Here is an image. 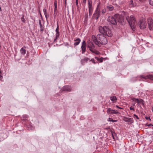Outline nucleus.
Wrapping results in <instances>:
<instances>
[{"mask_svg": "<svg viewBox=\"0 0 153 153\" xmlns=\"http://www.w3.org/2000/svg\"><path fill=\"white\" fill-rule=\"evenodd\" d=\"M99 32L104 35L111 37L112 36V33L111 31L109 29L108 26H104L103 27L100 26L99 27Z\"/></svg>", "mask_w": 153, "mask_h": 153, "instance_id": "1", "label": "nucleus"}, {"mask_svg": "<svg viewBox=\"0 0 153 153\" xmlns=\"http://www.w3.org/2000/svg\"><path fill=\"white\" fill-rule=\"evenodd\" d=\"M97 41L98 44H97V45L100 47L101 45H105L108 42L107 39L102 34H99L97 35Z\"/></svg>", "mask_w": 153, "mask_h": 153, "instance_id": "2", "label": "nucleus"}, {"mask_svg": "<svg viewBox=\"0 0 153 153\" xmlns=\"http://www.w3.org/2000/svg\"><path fill=\"white\" fill-rule=\"evenodd\" d=\"M126 19L128 22L132 30L134 31H135V28L134 26V25L135 21L134 16L133 15H131L130 17L126 16Z\"/></svg>", "mask_w": 153, "mask_h": 153, "instance_id": "3", "label": "nucleus"}, {"mask_svg": "<svg viewBox=\"0 0 153 153\" xmlns=\"http://www.w3.org/2000/svg\"><path fill=\"white\" fill-rule=\"evenodd\" d=\"M100 2H99V4L97 5L96 10L92 16L93 19H95L96 20H97L100 15Z\"/></svg>", "mask_w": 153, "mask_h": 153, "instance_id": "4", "label": "nucleus"}, {"mask_svg": "<svg viewBox=\"0 0 153 153\" xmlns=\"http://www.w3.org/2000/svg\"><path fill=\"white\" fill-rule=\"evenodd\" d=\"M148 24L149 28L150 30H153V20L150 18H149L147 19Z\"/></svg>", "mask_w": 153, "mask_h": 153, "instance_id": "5", "label": "nucleus"}, {"mask_svg": "<svg viewBox=\"0 0 153 153\" xmlns=\"http://www.w3.org/2000/svg\"><path fill=\"white\" fill-rule=\"evenodd\" d=\"M139 24L140 25V27L141 29H143L146 27V23L143 20H140L139 21Z\"/></svg>", "mask_w": 153, "mask_h": 153, "instance_id": "6", "label": "nucleus"}, {"mask_svg": "<svg viewBox=\"0 0 153 153\" xmlns=\"http://www.w3.org/2000/svg\"><path fill=\"white\" fill-rule=\"evenodd\" d=\"M107 112L108 114H117L119 113V112L117 110H115L111 109L110 108H107Z\"/></svg>", "mask_w": 153, "mask_h": 153, "instance_id": "7", "label": "nucleus"}, {"mask_svg": "<svg viewBox=\"0 0 153 153\" xmlns=\"http://www.w3.org/2000/svg\"><path fill=\"white\" fill-rule=\"evenodd\" d=\"M108 22L114 25H116L117 23L116 19L113 16H110L107 19Z\"/></svg>", "mask_w": 153, "mask_h": 153, "instance_id": "8", "label": "nucleus"}, {"mask_svg": "<svg viewBox=\"0 0 153 153\" xmlns=\"http://www.w3.org/2000/svg\"><path fill=\"white\" fill-rule=\"evenodd\" d=\"M56 37L54 39V42H57L56 40L59 38V26L58 24H57V27L56 29Z\"/></svg>", "mask_w": 153, "mask_h": 153, "instance_id": "9", "label": "nucleus"}, {"mask_svg": "<svg viewBox=\"0 0 153 153\" xmlns=\"http://www.w3.org/2000/svg\"><path fill=\"white\" fill-rule=\"evenodd\" d=\"M118 22L120 23L122 25H123L124 24V17L122 16H119L118 18Z\"/></svg>", "mask_w": 153, "mask_h": 153, "instance_id": "10", "label": "nucleus"}, {"mask_svg": "<svg viewBox=\"0 0 153 153\" xmlns=\"http://www.w3.org/2000/svg\"><path fill=\"white\" fill-rule=\"evenodd\" d=\"M62 91H69L71 90V86L69 85H65L62 88Z\"/></svg>", "mask_w": 153, "mask_h": 153, "instance_id": "11", "label": "nucleus"}, {"mask_svg": "<svg viewBox=\"0 0 153 153\" xmlns=\"http://www.w3.org/2000/svg\"><path fill=\"white\" fill-rule=\"evenodd\" d=\"M91 39L96 45H97V44H98L97 41V37H96L94 35H92L91 36Z\"/></svg>", "mask_w": 153, "mask_h": 153, "instance_id": "12", "label": "nucleus"}, {"mask_svg": "<svg viewBox=\"0 0 153 153\" xmlns=\"http://www.w3.org/2000/svg\"><path fill=\"white\" fill-rule=\"evenodd\" d=\"M90 59L88 57H85L81 60V62L82 65H84L85 62H87Z\"/></svg>", "mask_w": 153, "mask_h": 153, "instance_id": "13", "label": "nucleus"}, {"mask_svg": "<svg viewBox=\"0 0 153 153\" xmlns=\"http://www.w3.org/2000/svg\"><path fill=\"white\" fill-rule=\"evenodd\" d=\"M55 8L54 9V15L56 16L58 10L57 9V4L56 1H55L54 3Z\"/></svg>", "mask_w": 153, "mask_h": 153, "instance_id": "14", "label": "nucleus"}, {"mask_svg": "<svg viewBox=\"0 0 153 153\" xmlns=\"http://www.w3.org/2000/svg\"><path fill=\"white\" fill-rule=\"evenodd\" d=\"M110 98L111 100L112 101L113 103L116 102L117 100V98L116 96L110 97Z\"/></svg>", "mask_w": 153, "mask_h": 153, "instance_id": "15", "label": "nucleus"}, {"mask_svg": "<svg viewBox=\"0 0 153 153\" xmlns=\"http://www.w3.org/2000/svg\"><path fill=\"white\" fill-rule=\"evenodd\" d=\"M74 41L75 42H75L74 43V45L75 46H76V45H78L80 43V42L81 41V40L79 38H75L74 39Z\"/></svg>", "mask_w": 153, "mask_h": 153, "instance_id": "16", "label": "nucleus"}, {"mask_svg": "<svg viewBox=\"0 0 153 153\" xmlns=\"http://www.w3.org/2000/svg\"><path fill=\"white\" fill-rule=\"evenodd\" d=\"M94 48L92 47L90 48H89V50L92 53H94L98 55L99 53V52L98 51L94 49Z\"/></svg>", "mask_w": 153, "mask_h": 153, "instance_id": "17", "label": "nucleus"}, {"mask_svg": "<svg viewBox=\"0 0 153 153\" xmlns=\"http://www.w3.org/2000/svg\"><path fill=\"white\" fill-rule=\"evenodd\" d=\"M39 24L40 27V32L41 33H42L44 30V25H42L41 24L40 20H39Z\"/></svg>", "mask_w": 153, "mask_h": 153, "instance_id": "18", "label": "nucleus"}, {"mask_svg": "<svg viewBox=\"0 0 153 153\" xmlns=\"http://www.w3.org/2000/svg\"><path fill=\"white\" fill-rule=\"evenodd\" d=\"M128 4L130 7H132L135 6V3H134L133 1L132 0H131L128 1Z\"/></svg>", "mask_w": 153, "mask_h": 153, "instance_id": "19", "label": "nucleus"}, {"mask_svg": "<svg viewBox=\"0 0 153 153\" xmlns=\"http://www.w3.org/2000/svg\"><path fill=\"white\" fill-rule=\"evenodd\" d=\"M123 120L125 122H132L133 121V119L131 118L124 117Z\"/></svg>", "mask_w": 153, "mask_h": 153, "instance_id": "20", "label": "nucleus"}, {"mask_svg": "<svg viewBox=\"0 0 153 153\" xmlns=\"http://www.w3.org/2000/svg\"><path fill=\"white\" fill-rule=\"evenodd\" d=\"M43 11L44 13V14L45 16V17L46 19H47L49 18V15L47 13L46 9H44L43 10Z\"/></svg>", "mask_w": 153, "mask_h": 153, "instance_id": "21", "label": "nucleus"}, {"mask_svg": "<svg viewBox=\"0 0 153 153\" xmlns=\"http://www.w3.org/2000/svg\"><path fill=\"white\" fill-rule=\"evenodd\" d=\"M88 7L89 8H93L92 6V1L91 0H88Z\"/></svg>", "mask_w": 153, "mask_h": 153, "instance_id": "22", "label": "nucleus"}, {"mask_svg": "<svg viewBox=\"0 0 153 153\" xmlns=\"http://www.w3.org/2000/svg\"><path fill=\"white\" fill-rule=\"evenodd\" d=\"M86 46H82L81 48H82V53H84L85 51L86 50Z\"/></svg>", "mask_w": 153, "mask_h": 153, "instance_id": "23", "label": "nucleus"}, {"mask_svg": "<svg viewBox=\"0 0 153 153\" xmlns=\"http://www.w3.org/2000/svg\"><path fill=\"white\" fill-rule=\"evenodd\" d=\"M94 45L93 43L90 42L88 43V47L90 48H94Z\"/></svg>", "mask_w": 153, "mask_h": 153, "instance_id": "24", "label": "nucleus"}, {"mask_svg": "<svg viewBox=\"0 0 153 153\" xmlns=\"http://www.w3.org/2000/svg\"><path fill=\"white\" fill-rule=\"evenodd\" d=\"M107 8L108 9L109 11H111L113 10L114 7L113 6L110 5L109 6H107Z\"/></svg>", "mask_w": 153, "mask_h": 153, "instance_id": "25", "label": "nucleus"}, {"mask_svg": "<svg viewBox=\"0 0 153 153\" xmlns=\"http://www.w3.org/2000/svg\"><path fill=\"white\" fill-rule=\"evenodd\" d=\"M20 52L23 55H24L26 53V50L23 48L21 49Z\"/></svg>", "mask_w": 153, "mask_h": 153, "instance_id": "26", "label": "nucleus"}, {"mask_svg": "<svg viewBox=\"0 0 153 153\" xmlns=\"http://www.w3.org/2000/svg\"><path fill=\"white\" fill-rule=\"evenodd\" d=\"M27 118V115H23L22 117V120H26Z\"/></svg>", "mask_w": 153, "mask_h": 153, "instance_id": "27", "label": "nucleus"}, {"mask_svg": "<svg viewBox=\"0 0 153 153\" xmlns=\"http://www.w3.org/2000/svg\"><path fill=\"white\" fill-rule=\"evenodd\" d=\"M93 9V8H89V14L90 16L92 14Z\"/></svg>", "mask_w": 153, "mask_h": 153, "instance_id": "28", "label": "nucleus"}, {"mask_svg": "<svg viewBox=\"0 0 153 153\" xmlns=\"http://www.w3.org/2000/svg\"><path fill=\"white\" fill-rule=\"evenodd\" d=\"M22 21L23 22L25 23V22L26 20L24 18V15L21 18Z\"/></svg>", "mask_w": 153, "mask_h": 153, "instance_id": "29", "label": "nucleus"}, {"mask_svg": "<svg viewBox=\"0 0 153 153\" xmlns=\"http://www.w3.org/2000/svg\"><path fill=\"white\" fill-rule=\"evenodd\" d=\"M149 4L153 6V0H149Z\"/></svg>", "mask_w": 153, "mask_h": 153, "instance_id": "30", "label": "nucleus"}, {"mask_svg": "<svg viewBox=\"0 0 153 153\" xmlns=\"http://www.w3.org/2000/svg\"><path fill=\"white\" fill-rule=\"evenodd\" d=\"M148 77L150 79L153 80V76H152L149 75V76H148Z\"/></svg>", "mask_w": 153, "mask_h": 153, "instance_id": "31", "label": "nucleus"}, {"mask_svg": "<svg viewBox=\"0 0 153 153\" xmlns=\"http://www.w3.org/2000/svg\"><path fill=\"white\" fill-rule=\"evenodd\" d=\"M108 121L109 122H117V120H113L112 119L111 120H108Z\"/></svg>", "mask_w": 153, "mask_h": 153, "instance_id": "32", "label": "nucleus"}, {"mask_svg": "<svg viewBox=\"0 0 153 153\" xmlns=\"http://www.w3.org/2000/svg\"><path fill=\"white\" fill-rule=\"evenodd\" d=\"M90 61L92 62L94 64H95L96 63V62L94 61V59H92L91 60H90Z\"/></svg>", "mask_w": 153, "mask_h": 153, "instance_id": "33", "label": "nucleus"}, {"mask_svg": "<svg viewBox=\"0 0 153 153\" xmlns=\"http://www.w3.org/2000/svg\"><path fill=\"white\" fill-rule=\"evenodd\" d=\"M133 99H135V100H137V102H138V103H140V102H141V101H139V100H138V99H135V98H133V99H132V100H133Z\"/></svg>", "mask_w": 153, "mask_h": 153, "instance_id": "34", "label": "nucleus"}, {"mask_svg": "<svg viewBox=\"0 0 153 153\" xmlns=\"http://www.w3.org/2000/svg\"><path fill=\"white\" fill-rule=\"evenodd\" d=\"M146 126H153V125L152 124H146Z\"/></svg>", "mask_w": 153, "mask_h": 153, "instance_id": "35", "label": "nucleus"}, {"mask_svg": "<svg viewBox=\"0 0 153 153\" xmlns=\"http://www.w3.org/2000/svg\"><path fill=\"white\" fill-rule=\"evenodd\" d=\"M106 12V10L105 9H103L102 11V13H105Z\"/></svg>", "mask_w": 153, "mask_h": 153, "instance_id": "36", "label": "nucleus"}, {"mask_svg": "<svg viewBox=\"0 0 153 153\" xmlns=\"http://www.w3.org/2000/svg\"><path fill=\"white\" fill-rule=\"evenodd\" d=\"M82 46H86V43L84 40L83 42H82Z\"/></svg>", "mask_w": 153, "mask_h": 153, "instance_id": "37", "label": "nucleus"}, {"mask_svg": "<svg viewBox=\"0 0 153 153\" xmlns=\"http://www.w3.org/2000/svg\"><path fill=\"white\" fill-rule=\"evenodd\" d=\"M134 117H136V118L137 119H139V118L135 114H134Z\"/></svg>", "mask_w": 153, "mask_h": 153, "instance_id": "38", "label": "nucleus"}, {"mask_svg": "<svg viewBox=\"0 0 153 153\" xmlns=\"http://www.w3.org/2000/svg\"><path fill=\"white\" fill-rule=\"evenodd\" d=\"M116 108H119V109H123V108H122L120 107H119L117 105H116Z\"/></svg>", "mask_w": 153, "mask_h": 153, "instance_id": "39", "label": "nucleus"}, {"mask_svg": "<svg viewBox=\"0 0 153 153\" xmlns=\"http://www.w3.org/2000/svg\"><path fill=\"white\" fill-rule=\"evenodd\" d=\"M103 59L102 57H101L100 59H99V61L100 62H102L103 61Z\"/></svg>", "mask_w": 153, "mask_h": 153, "instance_id": "40", "label": "nucleus"}, {"mask_svg": "<svg viewBox=\"0 0 153 153\" xmlns=\"http://www.w3.org/2000/svg\"><path fill=\"white\" fill-rule=\"evenodd\" d=\"M146 119L147 120H151V119L150 117H146Z\"/></svg>", "mask_w": 153, "mask_h": 153, "instance_id": "41", "label": "nucleus"}, {"mask_svg": "<svg viewBox=\"0 0 153 153\" xmlns=\"http://www.w3.org/2000/svg\"><path fill=\"white\" fill-rule=\"evenodd\" d=\"M86 1L87 0H83V3L85 4H86Z\"/></svg>", "mask_w": 153, "mask_h": 153, "instance_id": "42", "label": "nucleus"}, {"mask_svg": "<svg viewBox=\"0 0 153 153\" xmlns=\"http://www.w3.org/2000/svg\"><path fill=\"white\" fill-rule=\"evenodd\" d=\"M3 78L2 76L0 74V79L1 80Z\"/></svg>", "mask_w": 153, "mask_h": 153, "instance_id": "43", "label": "nucleus"}, {"mask_svg": "<svg viewBox=\"0 0 153 153\" xmlns=\"http://www.w3.org/2000/svg\"><path fill=\"white\" fill-rule=\"evenodd\" d=\"M78 0H76V5H77L78 4Z\"/></svg>", "mask_w": 153, "mask_h": 153, "instance_id": "44", "label": "nucleus"}, {"mask_svg": "<svg viewBox=\"0 0 153 153\" xmlns=\"http://www.w3.org/2000/svg\"><path fill=\"white\" fill-rule=\"evenodd\" d=\"M95 58L96 59L97 61H99V59L97 57H95Z\"/></svg>", "mask_w": 153, "mask_h": 153, "instance_id": "45", "label": "nucleus"}, {"mask_svg": "<svg viewBox=\"0 0 153 153\" xmlns=\"http://www.w3.org/2000/svg\"><path fill=\"white\" fill-rule=\"evenodd\" d=\"M130 109L131 110H134V109L133 108H132V107H130Z\"/></svg>", "mask_w": 153, "mask_h": 153, "instance_id": "46", "label": "nucleus"}, {"mask_svg": "<svg viewBox=\"0 0 153 153\" xmlns=\"http://www.w3.org/2000/svg\"><path fill=\"white\" fill-rule=\"evenodd\" d=\"M112 137H113V139H114V136H113V133L112 132Z\"/></svg>", "mask_w": 153, "mask_h": 153, "instance_id": "47", "label": "nucleus"}, {"mask_svg": "<svg viewBox=\"0 0 153 153\" xmlns=\"http://www.w3.org/2000/svg\"><path fill=\"white\" fill-rule=\"evenodd\" d=\"M141 77L143 78H144V79H146V77H144V76H141Z\"/></svg>", "mask_w": 153, "mask_h": 153, "instance_id": "48", "label": "nucleus"}, {"mask_svg": "<svg viewBox=\"0 0 153 153\" xmlns=\"http://www.w3.org/2000/svg\"><path fill=\"white\" fill-rule=\"evenodd\" d=\"M112 119H111V118H108V120H111Z\"/></svg>", "mask_w": 153, "mask_h": 153, "instance_id": "49", "label": "nucleus"}, {"mask_svg": "<svg viewBox=\"0 0 153 153\" xmlns=\"http://www.w3.org/2000/svg\"><path fill=\"white\" fill-rule=\"evenodd\" d=\"M87 15H88V14H86V16H87ZM85 16H86V14H85Z\"/></svg>", "mask_w": 153, "mask_h": 153, "instance_id": "50", "label": "nucleus"}, {"mask_svg": "<svg viewBox=\"0 0 153 153\" xmlns=\"http://www.w3.org/2000/svg\"><path fill=\"white\" fill-rule=\"evenodd\" d=\"M40 15H41V16H42L41 13H40Z\"/></svg>", "mask_w": 153, "mask_h": 153, "instance_id": "51", "label": "nucleus"}, {"mask_svg": "<svg viewBox=\"0 0 153 153\" xmlns=\"http://www.w3.org/2000/svg\"><path fill=\"white\" fill-rule=\"evenodd\" d=\"M104 1H105V2L106 1V0H104Z\"/></svg>", "mask_w": 153, "mask_h": 153, "instance_id": "52", "label": "nucleus"}, {"mask_svg": "<svg viewBox=\"0 0 153 153\" xmlns=\"http://www.w3.org/2000/svg\"><path fill=\"white\" fill-rule=\"evenodd\" d=\"M132 80V81H133V80Z\"/></svg>", "mask_w": 153, "mask_h": 153, "instance_id": "53", "label": "nucleus"}, {"mask_svg": "<svg viewBox=\"0 0 153 153\" xmlns=\"http://www.w3.org/2000/svg\"><path fill=\"white\" fill-rule=\"evenodd\" d=\"M152 128H153V127Z\"/></svg>", "mask_w": 153, "mask_h": 153, "instance_id": "54", "label": "nucleus"}]
</instances>
